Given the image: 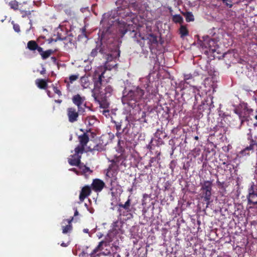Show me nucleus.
Segmentation results:
<instances>
[{"mask_svg": "<svg viewBox=\"0 0 257 257\" xmlns=\"http://www.w3.org/2000/svg\"><path fill=\"white\" fill-rule=\"evenodd\" d=\"M216 183H217V185H218V186L222 187V186H223V184H224V182H221L219 181L218 180H217V181H216Z\"/></svg>", "mask_w": 257, "mask_h": 257, "instance_id": "obj_49", "label": "nucleus"}, {"mask_svg": "<svg viewBox=\"0 0 257 257\" xmlns=\"http://www.w3.org/2000/svg\"><path fill=\"white\" fill-rule=\"evenodd\" d=\"M146 116V112L145 111H143L142 113L141 118L144 119V122H147L146 119L145 118Z\"/></svg>", "mask_w": 257, "mask_h": 257, "instance_id": "obj_47", "label": "nucleus"}, {"mask_svg": "<svg viewBox=\"0 0 257 257\" xmlns=\"http://www.w3.org/2000/svg\"><path fill=\"white\" fill-rule=\"evenodd\" d=\"M21 14L22 15V17H26L27 16L31 15V12L30 11H24L20 10Z\"/></svg>", "mask_w": 257, "mask_h": 257, "instance_id": "obj_42", "label": "nucleus"}, {"mask_svg": "<svg viewBox=\"0 0 257 257\" xmlns=\"http://www.w3.org/2000/svg\"><path fill=\"white\" fill-rule=\"evenodd\" d=\"M79 111L77 110L74 107H68L67 109V115L68 120L71 123H73L78 120Z\"/></svg>", "mask_w": 257, "mask_h": 257, "instance_id": "obj_7", "label": "nucleus"}, {"mask_svg": "<svg viewBox=\"0 0 257 257\" xmlns=\"http://www.w3.org/2000/svg\"><path fill=\"white\" fill-rule=\"evenodd\" d=\"M103 150V146L102 145H99V144H97V145H96L95 146H94V147L93 148V149H92V151H98V152H101Z\"/></svg>", "mask_w": 257, "mask_h": 257, "instance_id": "obj_39", "label": "nucleus"}, {"mask_svg": "<svg viewBox=\"0 0 257 257\" xmlns=\"http://www.w3.org/2000/svg\"><path fill=\"white\" fill-rule=\"evenodd\" d=\"M54 51L51 49H49L46 51H44L43 48H42V51L38 53L41 56L42 59L46 60L49 58L53 53Z\"/></svg>", "mask_w": 257, "mask_h": 257, "instance_id": "obj_24", "label": "nucleus"}, {"mask_svg": "<svg viewBox=\"0 0 257 257\" xmlns=\"http://www.w3.org/2000/svg\"><path fill=\"white\" fill-rule=\"evenodd\" d=\"M70 170L75 172L77 174H78V171L77 170V169L76 168H71L70 169Z\"/></svg>", "mask_w": 257, "mask_h": 257, "instance_id": "obj_51", "label": "nucleus"}, {"mask_svg": "<svg viewBox=\"0 0 257 257\" xmlns=\"http://www.w3.org/2000/svg\"><path fill=\"white\" fill-rule=\"evenodd\" d=\"M9 6L11 8L14 10H18L19 8V3L17 1L14 0L12 1L9 3Z\"/></svg>", "mask_w": 257, "mask_h": 257, "instance_id": "obj_37", "label": "nucleus"}, {"mask_svg": "<svg viewBox=\"0 0 257 257\" xmlns=\"http://www.w3.org/2000/svg\"><path fill=\"white\" fill-rule=\"evenodd\" d=\"M89 231V229H83V232H85V233H88Z\"/></svg>", "mask_w": 257, "mask_h": 257, "instance_id": "obj_57", "label": "nucleus"}, {"mask_svg": "<svg viewBox=\"0 0 257 257\" xmlns=\"http://www.w3.org/2000/svg\"><path fill=\"white\" fill-rule=\"evenodd\" d=\"M12 24L13 25V29L17 33H19L21 31L20 27L19 24H15L14 21H12Z\"/></svg>", "mask_w": 257, "mask_h": 257, "instance_id": "obj_40", "label": "nucleus"}, {"mask_svg": "<svg viewBox=\"0 0 257 257\" xmlns=\"http://www.w3.org/2000/svg\"><path fill=\"white\" fill-rule=\"evenodd\" d=\"M53 90L56 94H58L59 96L62 95V93L61 91L56 86H53Z\"/></svg>", "mask_w": 257, "mask_h": 257, "instance_id": "obj_43", "label": "nucleus"}, {"mask_svg": "<svg viewBox=\"0 0 257 257\" xmlns=\"http://www.w3.org/2000/svg\"><path fill=\"white\" fill-rule=\"evenodd\" d=\"M212 183L210 181H204L201 183V191L212 190Z\"/></svg>", "mask_w": 257, "mask_h": 257, "instance_id": "obj_25", "label": "nucleus"}, {"mask_svg": "<svg viewBox=\"0 0 257 257\" xmlns=\"http://www.w3.org/2000/svg\"><path fill=\"white\" fill-rule=\"evenodd\" d=\"M111 164L109 165L106 170V179L110 182L111 186V190L112 189V184L117 180V175L118 173V165L117 162L114 160L111 161Z\"/></svg>", "mask_w": 257, "mask_h": 257, "instance_id": "obj_4", "label": "nucleus"}, {"mask_svg": "<svg viewBox=\"0 0 257 257\" xmlns=\"http://www.w3.org/2000/svg\"><path fill=\"white\" fill-rule=\"evenodd\" d=\"M81 85L84 88L89 87L90 82L87 77H82L81 78Z\"/></svg>", "mask_w": 257, "mask_h": 257, "instance_id": "obj_34", "label": "nucleus"}, {"mask_svg": "<svg viewBox=\"0 0 257 257\" xmlns=\"http://www.w3.org/2000/svg\"><path fill=\"white\" fill-rule=\"evenodd\" d=\"M47 93L49 97H50V93H51V92H50V91L49 90H48V91H47Z\"/></svg>", "mask_w": 257, "mask_h": 257, "instance_id": "obj_58", "label": "nucleus"}, {"mask_svg": "<svg viewBox=\"0 0 257 257\" xmlns=\"http://www.w3.org/2000/svg\"><path fill=\"white\" fill-rule=\"evenodd\" d=\"M105 54H103V57L106 60L104 63V69L105 70L102 71L101 73H105L106 70H110L113 68H115L117 67V64L116 63V59L120 56V51L116 48L114 51H111L109 52H107L106 49H105ZM101 74H100L101 75ZM104 74H103L104 75ZM100 75V74L98 75V77ZM103 77L104 76L103 75ZM104 78L103 77L102 79ZM102 84H103L104 80H102Z\"/></svg>", "mask_w": 257, "mask_h": 257, "instance_id": "obj_3", "label": "nucleus"}, {"mask_svg": "<svg viewBox=\"0 0 257 257\" xmlns=\"http://www.w3.org/2000/svg\"><path fill=\"white\" fill-rule=\"evenodd\" d=\"M234 111L238 116L240 121V125H242L244 122L248 121L247 116L245 115V112H243L242 110L237 109H234Z\"/></svg>", "mask_w": 257, "mask_h": 257, "instance_id": "obj_19", "label": "nucleus"}, {"mask_svg": "<svg viewBox=\"0 0 257 257\" xmlns=\"http://www.w3.org/2000/svg\"><path fill=\"white\" fill-rule=\"evenodd\" d=\"M176 161H175V160H172L171 162V163H170V168L173 170V167H175L176 166Z\"/></svg>", "mask_w": 257, "mask_h": 257, "instance_id": "obj_45", "label": "nucleus"}, {"mask_svg": "<svg viewBox=\"0 0 257 257\" xmlns=\"http://www.w3.org/2000/svg\"><path fill=\"white\" fill-rule=\"evenodd\" d=\"M79 77V75H71L69 76V82L72 83L73 81L76 80Z\"/></svg>", "mask_w": 257, "mask_h": 257, "instance_id": "obj_41", "label": "nucleus"}, {"mask_svg": "<svg viewBox=\"0 0 257 257\" xmlns=\"http://www.w3.org/2000/svg\"><path fill=\"white\" fill-rule=\"evenodd\" d=\"M81 167L82 168L80 169L82 170L83 174H86L88 172H92L90 168L88 167H86L85 165H84L83 163H81Z\"/></svg>", "mask_w": 257, "mask_h": 257, "instance_id": "obj_38", "label": "nucleus"}, {"mask_svg": "<svg viewBox=\"0 0 257 257\" xmlns=\"http://www.w3.org/2000/svg\"><path fill=\"white\" fill-rule=\"evenodd\" d=\"M191 89L192 90V92L194 93L195 100L197 101L198 96H201L199 93V89H197L195 86H191Z\"/></svg>", "mask_w": 257, "mask_h": 257, "instance_id": "obj_36", "label": "nucleus"}, {"mask_svg": "<svg viewBox=\"0 0 257 257\" xmlns=\"http://www.w3.org/2000/svg\"><path fill=\"white\" fill-rule=\"evenodd\" d=\"M131 199L130 198V196L128 197L127 200L124 203H119L118 204V208H121L123 210H128L131 209Z\"/></svg>", "mask_w": 257, "mask_h": 257, "instance_id": "obj_27", "label": "nucleus"}, {"mask_svg": "<svg viewBox=\"0 0 257 257\" xmlns=\"http://www.w3.org/2000/svg\"><path fill=\"white\" fill-rule=\"evenodd\" d=\"M112 122L114 123L115 128L117 130V133L116 134V136L118 137L119 135H120L124 131V128H123L121 132H119L121 129V122L116 121H113Z\"/></svg>", "mask_w": 257, "mask_h": 257, "instance_id": "obj_31", "label": "nucleus"}, {"mask_svg": "<svg viewBox=\"0 0 257 257\" xmlns=\"http://www.w3.org/2000/svg\"><path fill=\"white\" fill-rule=\"evenodd\" d=\"M122 222L121 221L116 220L112 224V228L114 231H118L120 229L122 226Z\"/></svg>", "mask_w": 257, "mask_h": 257, "instance_id": "obj_33", "label": "nucleus"}, {"mask_svg": "<svg viewBox=\"0 0 257 257\" xmlns=\"http://www.w3.org/2000/svg\"><path fill=\"white\" fill-rule=\"evenodd\" d=\"M96 121V118L94 116H87L85 120V123L89 126L93 125Z\"/></svg>", "mask_w": 257, "mask_h": 257, "instance_id": "obj_29", "label": "nucleus"}, {"mask_svg": "<svg viewBox=\"0 0 257 257\" xmlns=\"http://www.w3.org/2000/svg\"><path fill=\"white\" fill-rule=\"evenodd\" d=\"M207 104H206L204 102H203V103H202V104L198 106V109L199 110H201L202 109H203L204 108V106H207Z\"/></svg>", "mask_w": 257, "mask_h": 257, "instance_id": "obj_48", "label": "nucleus"}, {"mask_svg": "<svg viewBox=\"0 0 257 257\" xmlns=\"http://www.w3.org/2000/svg\"><path fill=\"white\" fill-rule=\"evenodd\" d=\"M147 39L148 41V43L150 49H152V46L153 45H157L158 44L157 37L153 34H149L147 37Z\"/></svg>", "mask_w": 257, "mask_h": 257, "instance_id": "obj_20", "label": "nucleus"}, {"mask_svg": "<svg viewBox=\"0 0 257 257\" xmlns=\"http://www.w3.org/2000/svg\"><path fill=\"white\" fill-rule=\"evenodd\" d=\"M243 132L249 144H250L254 148V147H257V135L253 136L252 129L250 128H245Z\"/></svg>", "mask_w": 257, "mask_h": 257, "instance_id": "obj_8", "label": "nucleus"}, {"mask_svg": "<svg viewBox=\"0 0 257 257\" xmlns=\"http://www.w3.org/2000/svg\"><path fill=\"white\" fill-rule=\"evenodd\" d=\"M78 211H77V209H76L75 211L74 212V216H77V215H78Z\"/></svg>", "mask_w": 257, "mask_h": 257, "instance_id": "obj_56", "label": "nucleus"}, {"mask_svg": "<svg viewBox=\"0 0 257 257\" xmlns=\"http://www.w3.org/2000/svg\"><path fill=\"white\" fill-rule=\"evenodd\" d=\"M254 152V148L249 144V146H246L243 149L239 152L240 157H245L249 156L250 154Z\"/></svg>", "mask_w": 257, "mask_h": 257, "instance_id": "obj_18", "label": "nucleus"}, {"mask_svg": "<svg viewBox=\"0 0 257 257\" xmlns=\"http://www.w3.org/2000/svg\"><path fill=\"white\" fill-rule=\"evenodd\" d=\"M194 139H195V140H196V141H198V139H199V138H198V136H195V137H194Z\"/></svg>", "mask_w": 257, "mask_h": 257, "instance_id": "obj_59", "label": "nucleus"}, {"mask_svg": "<svg viewBox=\"0 0 257 257\" xmlns=\"http://www.w3.org/2000/svg\"><path fill=\"white\" fill-rule=\"evenodd\" d=\"M91 189V187L89 186H85L82 188L79 195V200L81 202H83L87 197L90 195Z\"/></svg>", "mask_w": 257, "mask_h": 257, "instance_id": "obj_13", "label": "nucleus"}, {"mask_svg": "<svg viewBox=\"0 0 257 257\" xmlns=\"http://www.w3.org/2000/svg\"><path fill=\"white\" fill-rule=\"evenodd\" d=\"M226 168L227 169H228V170H229V171H231L232 169L233 168V165L231 164L230 163L226 164Z\"/></svg>", "mask_w": 257, "mask_h": 257, "instance_id": "obj_46", "label": "nucleus"}, {"mask_svg": "<svg viewBox=\"0 0 257 257\" xmlns=\"http://www.w3.org/2000/svg\"><path fill=\"white\" fill-rule=\"evenodd\" d=\"M163 134H165V132L162 127L161 129H157L156 132L155 134V136L156 138H158V142L159 143H162V140L167 137L166 135H163Z\"/></svg>", "mask_w": 257, "mask_h": 257, "instance_id": "obj_22", "label": "nucleus"}, {"mask_svg": "<svg viewBox=\"0 0 257 257\" xmlns=\"http://www.w3.org/2000/svg\"><path fill=\"white\" fill-rule=\"evenodd\" d=\"M179 33L181 38H184L189 34V31L185 26L181 25L179 29Z\"/></svg>", "mask_w": 257, "mask_h": 257, "instance_id": "obj_30", "label": "nucleus"}, {"mask_svg": "<svg viewBox=\"0 0 257 257\" xmlns=\"http://www.w3.org/2000/svg\"><path fill=\"white\" fill-rule=\"evenodd\" d=\"M105 186L104 182L99 179H94L93 180L91 185V189L96 192H99L102 191Z\"/></svg>", "mask_w": 257, "mask_h": 257, "instance_id": "obj_9", "label": "nucleus"}, {"mask_svg": "<svg viewBox=\"0 0 257 257\" xmlns=\"http://www.w3.org/2000/svg\"><path fill=\"white\" fill-rule=\"evenodd\" d=\"M246 199L247 205H250V208L257 207V183L252 182L248 187Z\"/></svg>", "mask_w": 257, "mask_h": 257, "instance_id": "obj_5", "label": "nucleus"}, {"mask_svg": "<svg viewBox=\"0 0 257 257\" xmlns=\"http://www.w3.org/2000/svg\"><path fill=\"white\" fill-rule=\"evenodd\" d=\"M172 21L175 23L182 24L183 22L182 17L180 15H175L172 17Z\"/></svg>", "mask_w": 257, "mask_h": 257, "instance_id": "obj_35", "label": "nucleus"}, {"mask_svg": "<svg viewBox=\"0 0 257 257\" xmlns=\"http://www.w3.org/2000/svg\"><path fill=\"white\" fill-rule=\"evenodd\" d=\"M155 161H156V158H154V157L151 158L150 160V164L152 163H153Z\"/></svg>", "mask_w": 257, "mask_h": 257, "instance_id": "obj_52", "label": "nucleus"}, {"mask_svg": "<svg viewBox=\"0 0 257 257\" xmlns=\"http://www.w3.org/2000/svg\"><path fill=\"white\" fill-rule=\"evenodd\" d=\"M73 220V217L71 219H64L62 222V233L66 234L70 232L72 229L71 222Z\"/></svg>", "mask_w": 257, "mask_h": 257, "instance_id": "obj_11", "label": "nucleus"}, {"mask_svg": "<svg viewBox=\"0 0 257 257\" xmlns=\"http://www.w3.org/2000/svg\"><path fill=\"white\" fill-rule=\"evenodd\" d=\"M126 30H122L121 31V33L122 34V35L123 36L126 32Z\"/></svg>", "mask_w": 257, "mask_h": 257, "instance_id": "obj_53", "label": "nucleus"}, {"mask_svg": "<svg viewBox=\"0 0 257 257\" xmlns=\"http://www.w3.org/2000/svg\"><path fill=\"white\" fill-rule=\"evenodd\" d=\"M97 72L95 71L93 78L94 82V88L92 90V96L95 101L98 102L100 108L104 109L101 111L102 113L107 116L109 114V110L107 109L109 107V103L107 100L112 93L113 88L109 84L102 85V79L104 73H102L96 77Z\"/></svg>", "mask_w": 257, "mask_h": 257, "instance_id": "obj_1", "label": "nucleus"}, {"mask_svg": "<svg viewBox=\"0 0 257 257\" xmlns=\"http://www.w3.org/2000/svg\"><path fill=\"white\" fill-rule=\"evenodd\" d=\"M224 2H225V3H223L224 4H225L226 6L228 7L229 8H232L233 5L232 4L231 0L226 1Z\"/></svg>", "mask_w": 257, "mask_h": 257, "instance_id": "obj_44", "label": "nucleus"}, {"mask_svg": "<svg viewBox=\"0 0 257 257\" xmlns=\"http://www.w3.org/2000/svg\"><path fill=\"white\" fill-rule=\"evenodd\" d=\"M148 149L151 150L152 149V147L149 145H148V146L147 147Z\"/></svg>", "mask_w": 257, "mask_h": 257, "instance_id": "obj_62", "label": "nucleus"}, {"mask_svg": "<svg viewBox=\"0 0 257 257\" xmlns=\"http://www.w3.org/2000/svg\"><path fill=\"white\" fill-rule=\"evenodd\" d=\"M85 100V97L81 96L80 95L78 94L74 95L72 98L73 103L77 106L78 111H79V112L84 111V109L82 108L81 105L84 103Z\"/></svg>", "mask_w": 257, "mask_h": 257, "instance_id": "obj_10", "label": "nucleus"}, {"mask_svg": "<svg viewBox=\"0 0 257 257\" xmlns=\"http://www.w3.org/2000/svg\"><path fill=\"white\" fill-rule=\"evenodd\" d=\"M118 212L119 216H123L126 217L127 219L133 218V215L132 213V209L123 210L121 208L118 209Z\"/></svg>", "mask_w": 257, "mask_h": 257, "instance_id": "obj_21", "label": "nucleus"}, {"mask_svg": "<svg viewBox=\"0 0 257 257\" xmlns=\"http://www.w3.org/2000/svg\"><path fill=\"white\" fill-rule=\"evenodd\" d=\"M55 101L56 102V103H59L60 104L62 102V100H61V99H57V100H55Z\"/></svg>", "mask_w": 257, "mask_h": 257, "instance_id": "obj_54", "label": "nucleus"}, {"mask_svg": "<svg viewBox=\"0 0 257 257\" xmlns=\"http://www.w3.org/2000/svg\"><path fill=\"white\" fill-rule=\"evenodd\" d=\"M183 16L185 17L186 21L187 22H192L194 20V16L190 12H187L182 13Z\"/></svg>", "mask_w": 257, "mask_h": 257, "instance_id": "obj_32", "label": "nucleus"}, {"mask_svg": "<svg viewBox=\"0 0 257 257\" xmlns=\"http://www.w3.org/2000/svg\"><path fill=\"white\" fill-rule=\"evenodd\" d=\"M79 140L80 142V145H78L76 148H82V151H84V147L86 146L89 141V137L87 134L84 133L83 135L79 136Z\"/></svg>", "mask_w": 257, "mask_h": 257, "instance_id": "obj_16", "label": "nucleus"}, {"mask_svg": "<svg viewBox=\"0 0 257 257\" xmlns=\"http://www.w3.org/2000/svg\"><path fill=\"white\" fill-rule=\"evenodd\" d=\"M103 245L106 246L107 245V242L103 240L99 242L98 245L92 251L91 255L94 254L98 251L101 250L103 249Z\"/></svg>", "mask_w": 257, "mask_h": 257, "instance_id": "obj_28", "label": "nucleus"}, {"mask_svg": "<svg viewBox=\"0 0 257 257\" xmlns=\"http://www.w3.org/2000/svg\"><path fill=\"white\" fill-rule=\"evenodd\" d=\"M66 13H67V14L68 13V14H69V15H71V14H70V11H69V12H68V11H67V10H66Z\"/></svg>", "mask_w": 257, "mask_h": 257, "instance_id": "obj_63", "label": "nucleus"}, {"mask_svg": "<svg viewBox=\"0 0 257 257\" xmlns=\"http://www.w3.org/2000/svg\"><path fill=\"white\" fill-rule=\"evenodd\" d=\"M36 84L40 89H46L48 87L47 81L43 79H37L36 80Z\"/></svg>", "mask_w": 257, "mask_h": 257, "instance_id": "obj_23", "label": "nucleus"}, {"mask_svg": "<svg viewBox=\"0 0 257 257\" xmlns=\"http://www.w3.org/2000/svg\"><path fill=\"white\" fill-rule=\"evenodd\" d=\"M226 164H229V163H227V162H223L222 163V164L223 165H225L226 166Z\"/></svg>", "mask_w": 257, "mask_h": 257, "instance_id": "obj_60", "label": "nucleus"}, {"mask_svg": "<svg viewBox=\"0 0 257 257\" xmlns=\"http://www.w3.org/2000/svg\"><path fill=\"white\" fill-rule=\"evenodd\" d=\"M223 257H230V256L228 255H225L223 256Z\"/></svg>", "mask_w": 257, "mask_h": 257, "instance_id": "obj_64", "label": "nucleus"}, {"mask_svg": "<svg viewBox=\"0 0 257 257\" xmlns=\"http://www.w3.org/2000/svg\"><path fill=\"white\" fill-rule=\"evenodd\" d=\"M214 41L211 39H209L206 42L204 41V42H202L201 44V46L202 48H205L206 49H208L209 51L210 52H214L215 51L214 49H212L211 47V43L213 44Z\"/></svg>", "mask_w": 257, "mask_h": 257, "instance_id": "obj_26", "label": "nucleus"}, {"mask_svg": "<svg viewBox=\"0 0 257 257\" xmlns=\"http://www.w3.org/2000/svg\"><path fill=\"white\" fill-rule=\"evenodd\" d=\"M98 52L102 55H103V54L106 53L104 46H102L101 43L100 44H97L96 47L92 50L89 55V57L92 58L95 57L97 55Z\"/></svg>", "mask_w": 257, "mask_h": 257, "instance_id": "obj_12", "label": "nucleus"}, {"mask_svg": "<svg viewBox=\"0 0 257 257\" xmlns=\"http://www.w3.org/2000/svg\"><path fill=\"white\" fill-rule=\"evenodd\" d=\"M74 152L75 153L70 155L68 158V163L71 166H77L79 169H81V158L84 151H82V148H75Z\"/></svg>", "mask_w": 257, "mask_h": 257, "instance_id": "obj_6", "label": "nucleus"}, {"mask_svg": "<svg viewBox=\"0 0 257 257\" xmlns=\"http://www.w3.org/2000/svg\"><path fill=\"white\" fill-rule=\"evenodd\" d=\"M45 73H46V69L44 67H43L42 70L40 71V74L44 75Z\"/></svg>", "mask_w": 257, "mask_h": 257, "instance_id": "obj_50", "label": "nucleus"}, {"mask_svg": "<svg viewBox=\"0 0 257 257\" xmlns=\"http://www.w3.org/2000/svg\"><path fill=\"white\" fill-rule=\"evenodd\" d=\"M194 80V77L193 75L189 73V74H184V80L181 81L179 84L178 87H180L181 89H185L184 85L185 83L186 84H190L191 82V80Z\"/></svg>", "mask_w": 257, "mask_h": 257, "instance_id": "obj_14", "label": "nucleus"}, {"mask_svg": "<svg viewBox=\"0 0 257 257\" xmlns=\"http://www.w3.org/2000/svg\"><path fill=\"white\" fill-rule=\"evenodd\" d=\"M61 245L62 246H63V247H66V246H67V245H67V243H64V242H63V243H62L61 244Z\"/></svg>", "mask_w": 257, "mask_h": 257, "instance_id": "obj_55", "label": "nucleus"}, {"mask_svg": "<svg viewBox=\"0 0 257 257\" xmlns=\"http://www.w3.org/2000/svg\"><path fill=\"white\" fill-rule=\"evenodd\" d=\"M106 34V32L104 33V32H103L102 35L104 37Z\"/></svg>", "mask_w": 257, "mask_h": 257, "instance_id": "obj_61", "label": "nucleus"}, {"mask_svg": "<svg viewBox=\"0 0 257 257\" xmlns=\"http://www.w3.org/2000/svg\"><path fill=\"white\" fill-rule=\"evenodd\" d=\"M27 48L30 51L35 52L37 50L38 52L42 51V47L34 40H30L27 43Z\"/></svg>", "mask_w": 257, "mask_h": 257, "instance_id": "obj_15", "label": "nucleus"}, {"mask_svg": "<svg viewBox=\"0 0 257 257\" xmlns=\"http://www.w3.org/2000/svg\"><path fill=\"white\" fill-rule=\"evenodd\" d=\"M211 191L212 190L201 191V197L203 198L204 201L206 202V207H208L211 202Z\"/></svg>", "mask_w": 257, "mask_h": 257, "instance_id": "obj_17", "label": "nucleus"}, {"mask_svg": "<svg viewBox=\"0 0 257 257\" xmlns=\"http://www.w3.org/2000/svg\"><path fill=\"white\" fill-rule=\"evenodd\" d=\"M145 91L139 87H133L125 94L123 92L122 102L133 108L139 105L140 102L143 99Z\"/></svg>", "mask_w": 257, "mask_h": 257, "instance_id": "obj_2", "label": "nucleus"}]
</instances>
